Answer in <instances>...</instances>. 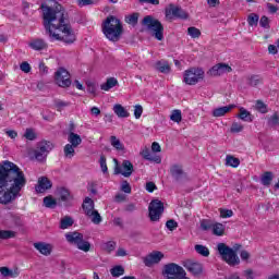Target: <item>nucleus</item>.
<instances>
[{
	"mask_svg": "<svg viewBox=\"0 0 279 279\" xmlns=\"http://www.w3.org/2000/svg\"><path fill=\"white\" fill-rule=\"evenodd\" d=\"M44 12V27L51 40H62L66 45H73L76 40L73 27L64 16V8L56 2L54 8L41 4Z\"/></svg>",
	"mask_w": 279,
	"mask_h": 279,
	"instance_id": "f257e3e1",
	"label": "nucleus"
},
{
	"mask_svg": "<svg viewBox=\"0 0 279 279\" xmlns=\"http://www.w3.org/2000/svg\"><path fill=\"white\" fill-rule=\"evenodd\" d=\"M25 184L27 179L19 166L8 160L0 165V204L14 202Z\"/></svg>",
	"mask_w": 279,
	"mask_h": 279,
	"instance_id": "f03ea898",
	"label": "nucleus"
},
{
	"mask_svg": "<svg viewBox=\"0 0 279 279\" xmlns=\"http://www.w3.org/2000/svg\"><path fill=\"white\" fill-rule=\"evenodd\" d=\"M102 34L111 43H119L123 36V24L114 15L108 16L102 23Z\"/></svg>",
	"mask_w": 279,
	"mask_h": 279,
	"instance_id": "7ed1b4c3",
	"label": "nucleus"
},
{
	"mask_svg": "<svg viewBox=\"0 0 279 279\" xmlns=\"http://www.w3.org/2000/svg\"><path fill=\"white\" fill-rule=\"evenodd\" d=\"M142 25L145 27L146 32H150L157 40H162L165 38L163 32L165 27L160 21L154 19L151 15H146L142 20Z\"/></svg>",
	"mask_w": 279,
	"mask_h": 279,
	"instance_id": "20e7f679",
	"label": "nucleus"
},
{
	"mask_svg": "<svg viewBox=\"0 0 279 279\" xmlns=\"http://www.w3.org/2000/svg\"><path fill=\"white\" fill-rule=\"evenodd\" d=\"M218 254H220L222 260H226L230 267H236L241 263L239 255L234 248L226 245V243H219L217 245Z\"/></svg>",
	"mask_w": 279,
	"mask_h": 279,
	"instance_id": "39448f33",
	"label": "nucleus"
},
{
	"mask_svg": "<svg viewBox=\"0 0 279 279\" xmlns=\"http://www.w3.org/2000/svg\"><path fill=\"white\" fill-rule=\"evenodd\" d=\"M65 240L70 245H75L81 252H90V242L84 240V234L77 231L65 233Z\"/></svg>",
	"mask_w": 279,
	"mask_h": 279,
	"instance_id": "423d86ee",
	"label": "nucleus"
},
{
	"mask_svg": "<svg viewBox=\"0 0 279 279\" xmlns=\"http://www.w3.org/2000/svg\"><path fill=\"white\" fill-rule=\"evenodd\" d=\"M162 276L166 279H190L186 277V270L175 263L165 265Z\"/></svg>",
	"mask_w": 279,
	"mask_h": 279,
	"instance_id": "0eeeda50",
	"label": "nucleus"
},
{
	"mask_svg": "<svg viewBox=\"0 0 279 279\" xmlns=\"http://www.w3.org/2000/svg\"><path fill=\"white\" fill-rule=\"evenodd\" d=\"M205 72L202 68H190L183 73V82L187 84V86H195V84H199L204 80Z\"/></svg>",
	"mask_w": 279,
	"mask_h": 279,
	"instance_id": "6e6552de",
	"label": "nucleus"
},
{
	"mask_svg": "<svg viewBox=\"0 0 279 279\" xmlns=\"http://www.w3.org/2000/svg\"><path fill=\"white\" fill-rule=\"evenodd\" d=\"M53 143L49 141L39 142L34 150L35 160L38 162H45L47 160V156H49V153L53 149Z\"/></svg>",
	"mask_w": 279,
	"mask_h": 279,
	"instance_id": "1a4fd4ad",
	"label": "nucleus"
},
{
	"mask_svg": "<svg viewBox=\"0 0 279 279\" xmlns=\"http://www.w3.org/2000/svg\"><path fill=\"white\" fill-rule=\"evenodd\" d=\"M148 213L150 221H160L165 213V204L160 199H153L148 206Z\"/></svg>",
	"mask_w": 279,
	"mask_h": 279,
	"instance_id": "9d476101",
	"label": "nucleus"
},
{
	"mask_svg": "<svg viewBox=\"0 0 279 279\" xmlns=\"http://www.w3.org/2000/svg\"><path fill=\"white\" fill-rule=\"evenodd\" d=\"M54 82L60 88H69L71 86V74L66 69L60 68L54 73Z\"/></svg>",
	"mask_w": 279,
	"mask_h": 279,
	"instance_id": "9b49d317",
	"label": "nucleus"
},
{
	"mask_svg": "<svg viewBox=\"0 0 279 279\" xmlns=\"http://www.w3.org/2000/svg\"><path fill=\"white\" fill-rule=\"evenodd\" d=\"M183 267L193 274V276H202L204 271V266L199 262L193 259H186L182 263Z\"/></svg>",
	"mask_w": 279,
	"mask_h": 279,
	"instance_id": "f8f14e48",
	"label": "nucleus"
},
{
	"mask_svg": "<svg viewBox=\"0 0 279 279\" xmlns=\"http://www.w3.org/2000/svg\"><path fill=\"white\" fill-rule=\"evenodd\" d=\"M223 73H232V68L226 63H218L207 72V75L210 77H219L223 75Z\"/></svg>",
	"mask_w": 279,
	"mask_h": 279,
	"instance_id": "ddd939ff",
	"label": "nucleus"
},
{
	"mask_svg": "<svg viewBox=\"0 0 279 279\" xmlns=\"http://www.w3.org/2000/svg\"><path fill=\"white\" fill-rule=\"evenodd\" d=\"M163 258L165 254H162L160 251H156L144 257L143 263L146 267H154V265H158V263H160V260Z\"/></svg>",
	"mask_w": 279,
	"mask_h": 279,
	"instance_id": "4468645a",
	"label": "nucleus"
},
{
	"mask_svg": "<svg viewBox=\"0 0 279 279\" xmlns=\"http://www.w3.org/2000/svg\"><path fill=\"white\" fill-rule=\"evenodd\" d=\"M174 16L175 19H189V14L182 8L170 4L169 10H166V16Z\"/></svg>",
	"mask_w": 279,
	"mask_h": 279,
	"instance_id": "2eb2a0df",
	"label": "nucleus"
},
{
	"mask_svg": "<svg viewBox=\"0 0 279 279\" xmlns=\"http://www.w3.org/2000/svg\"><path fill=\"white\" fill-rule=\"evenodd\" d=\"M53 184L51 183V180L47 177H40L38 179L37 185L35 186L36 193H45L46 191H49Z\"/></svg>",
	"mask_w": 279,
	"mask_h": 279,
	"instance_id": "dca6fc26",
	"label": "nucleus"
},
{
	"mask_svg": "<svg viewBox=\"0 0 279 279\" xmlns=\"http://www.w3.org/2000/svg\"><path fill=\"white\" fill-rule=\"evenodd\" d=\"M28 47L33 49V51H45L48 49L49 45L43 38H33L28 43Z\"/></svg>",
	"mask_w": 279,
	"mask_h": 279,
	"instance_id": "f3484780",
	"label": "nucleus"
},
{
	"mask_svg": "<svg viewBox=\"0 0 279 279\" xmlns=\"http://www.w3.org/2000/svg\"><path fill=\"white\" fill-rule=\"evenodd\" d=\"M170 174L172 175L173 180H175V182H180L182 178H184V170L182 169V166L173 165L170 168Z\"/></svg>",
	"mask_w": 279,
	"mask_h": 279,
	"instance_id": "a211bd4d",
	"label": "nucleus"
},
{
	"mask_svg": "<svg viewBox=\"0 0 279 279\" xmlns=\"http://www.w3.org/2000/svg\"><path fill=\"white\" fill-rule=\"evenodd\" d=\"M141 156L143 157L144 160H149V162H156L157 165H160V162H162L160 156L153 155L149 148H145L141 153Z\"/></svg>",
	"mask_w": 279,
	"mask_h": 279,
	"instance_id": "6ab92c4d",
	"label": "nucleus"
},
{
	"mask_svg": "<svg viewBox=\"0 0 279 279\" xmlns=\"http://www.w3.org/2000/svg\"><path fill=\"white\" fill-rule=\"evenodd\" d=\"M34 247L44 256H49L51 254V245L45 242H35Z\"/></svg>",
	"mask_w": 279,
	"mask_h": 279,
	"instance_id": "aec40b11",
	"label": "nucleus"
},
{
	"mask_svg": "<svg viewBox=\"0 0 279 279\" xmlns=\"http://www.w3.org/2000/svg\"><path fill=\"white\" fill-rule=\"evenodd\" d=\"M82 208L87 217L88 215L95 211V201H93V198L90 197H85Z\"/></svg>",
	"mask_w": 279,
	"mask_h": 279,
	"instance_id": "412c9836",
	"label": "nucleus"
},
{
	"mask_svg": "<svg viewBox=\"0 0 279 279\" xmlns=\"http://www.w3.org/2000/svg\"><path fill=\"white\" fill-rule=\"evenodd\" d=\"M122 169H123L122 175L124 178H130V175L134 173V165H132V161L130 160H124L122 162Z\"/></svg>",
	"mask_w": 279,
	"mask_h": 279,
	"instance_id": "4be33fe9",
	"label": "nucleus"
},
{
	"mask_svg": "<svg viewBox=\"0 0 279 279\" xmlns=\"http://www.w3.org/2000/svg\"><path fill=\"white\" fill-rule=\"evenodd\" d=\"M238 119H241V121H245L246 123H252L254 121V116L247 109L240 108V113L238 114Z\"/></svg>",
	"mask_w": 279,
	"mask_h": 279,
	"instance_id": "5701e85b",
	"label": "nucleus"
},
{
	"mask_svg": "<svg viewBox=\"0 0 279 279\" xmlns=\"http://www.w3.org/2000/svg\"><path fill=\"white\" fill-rule=\"evenodd\" d=\"M234 108V105H229L220 108H216L213 110V117H223L230 112Z\"/></svg>",
	"mask_w": 279,
	"mask_h": 279,
	"instance_id": "b1692460",
	"label": "nucleus"
},
{
	"mask_svg": "<svg viewBox=\"0 0 279 279\" xmlns=\"http://www.w3.org/2000/svg\"><path fill=\"white\" fill-rule=\"evenodd\" d=\"M113 112L119 117V119H128V117H130V112H128L125 107H122L121 105H114Z\"/></svg>",
	"mask_w": 279,
	"mask_h": 279,
	"instance_id": "393cba45",
	"label": "nucleus"
},
{
	"mask_svg": "<svg viewBox=\"0 0 279 279\" xmlns=\"http://www.w3.org/2000/svg\"><path fill=\"white\" fill-rule=\"evenodd\" d=\"M68 141L73 147H80L82 145V137L74 132L69 133Z\"/></svg>",
	"mask_w": 279,
	"mask_h": 279,
	"instance_id": "a878e982",
	"label": "nucleus"
},
{
	"mask_svg": "<svg viewBox=\"0 0 279 279\" xmlns=\"http://www.w3.org/2000/svg\"><path fill=\"white\" fill-rule=\"evenodd\" d=\"M118 85H119V81H117V78L109 77V78H107L106 83L100 85V88H101V90L108 92Z\"/></svg>",
	"mask_w": 279,
	"mask_h": 279,
	"instance_id": "bb28decb",
	"label": "nucleus"
},
{
	"mask_svg": "<svg viewBox=\"0 0 279 279\" xmlns=\"http://www.w3.org/2000/svg\"><path fill=\"white\" fill-rule=\"evenodd\" d=\"M0 274L4 278H19V269L12 270L8 267H1Z\"/></svg>",
	"mask_w": 279,
	"mask_h": 279,
	"instance_id": "cd10ccee",
	"label": "nucleus"
},
{
	"mask_svg": "<svg viewBox=\"0 0 279 279\" xmlns=\"http://www.w3.org/2000/svg\"><path fill=\"white\" fill-rule=\"evenodd\" d=\"M211 230L215 236H223L226 232V226H223V223L216 222L213 225Z\"/></svg>",
	"mask_w": 279,
	"mask_h": 279,
	"instance_id": "c85d7f7f",
	"label": "nucleus"
},
{
	"mask_svg": "<svg viewBox=\"0 0 279 279\" xmlns=\"http://www.w3.org/2000/svg\"><path fill=\"white\" fill-rule=\"evenodd\" d=\"M274 181V172L266 171L260 179V182L264 186H269L271 182Z\"/></svg>",
	"mask_w": 279,
	"mask_h": 279,
	"instance_id": "c756f323",
	"label": "nucleus"
},
{
	"mask_svg": "<svg viewBox=\"0 0 279 279\" xmlns=\"http://www.w3.org/2000/svg\"><path fill=\"white\" fill-rule=\"evenodd\" d=\"M194 250L199 254V256H204L205 258H208V256H210V250H208V247L205 245L196 244L194 246Z\"/></svg>",
	"mask_w": 279,
	"mask_h": 279,
	"instance_id": "7c9ffc66",
	"label": "nucleus"
},
{
	"mask_svg": "<svg viewBox=\"0 0 279 279\" xmlns=\"http://www.w3.org/2000/svg\"><path fill=\"white\" fill-rule=\"evenodd\" d=\"M156 66L157 71H160V73H171V66L167 61H158Z\"/></svg>",
	"mask_w": 279,
	"mask_h": 279,
	"instance_id": "2f4dec72",
	"label": "nucleus"
},
{
	"mask_svg": "<svg viewBox=\"0 0 279 279\" xmlns=\"http://www.w3.org/2000/svg\"><path fill=\"white\" fill-rule=\"evenodd\" d=\"M226 165H228L229 167H233V169H236V167L241 165V160L232 155H228L226 158Z\"/></svg>",
	"mask_w": 279,
	"mask_h": 279,
	"instance_id": "473e14b6",
	"label": "nucleus"
},
{
	"mask_svg": "<svg viewBox=\"0 0 279 279\" xmlns=\"http://www.w3.org/2000/svg\"><path fill=\"white\" fill-rule=\"evenodd\" d=\"M73 223H74L73 218L65 216L60 221V229L66 230V228H71V226H73Z\"/></svg>",
	"mask_w": 279,
	"mask_h": 279,
	"instance_id": "72a5a7b5",
	"label": "nucleus"
},
{
	"mask_svg": "<svg viewBox=\"0 0 279 279\" xmlns=\"http://www.w3.org/2000/svg\"><path fill=\"white\" fill-rule=\"evenodd\" d=\"M110 143H111L112 147H114V149H118V151H123V149H125V147L123 146L121 141L119 138H117V136H114V135H112L110 137Z\"/></svg>",
	"mask_w": 279,
	"mask_h": 279,
	"instance_id": "f704fd0d",
	"label": "nucleus"
},
{
	"mask_svg": "<svg viewBox=\"0 0 279 279\" xmlns=\"http://www.w3.org/2000/svg\"><path fill=\"white\" fill-rule=\"evenodd\" d=\"M87 217H89L92 219V222L96 226H99V223H101L102 221L101 215H99V211H97V209L87 215Z\"/></svg>",
	"mask_w": 279,
	"mask_h": 279,
	"instance_id": "c9c22d12",
	"label": "nucleus"
},
{
	"mask_svg": "<svg viewBox=\"0 0 279 279\" xmlns=\"http://www.w3.org/2000/svg\"><path fill=\"white\" fill-rule=\"evenodd\" d=\"M259 16H258V14H256V13H251V14H248V16H247V23H248V25H250V27H256V26H258V21H259Z\"/></svg>",
	"mask_w": 279,
	"mask_h": 279,
	"instance_id": "e433bc0d",
	"label": "nucleus"
},
{
	"mask_svg": "<svg viewBox=\"0 0 279 279\" xmlns=\"http://www.w3.org/2000/svg\"><path fill=\"white\" fill-rule=\"evenodd\" d=\"M75 147L71 144H66L63 148V153L65 158H73V156H75Z\"/></svg>",
	"mask_w": 279,
	"mask_h": 279,
	"instance_id": "4c0bfd02",
	"label": "nucleus"
},
{
	"mask_svg": "<svg viewBox=\"0 0 279 279\" xmlns=\"http://www.w3.org/2000/svg\"><path fill=\"white\" fill-rule=\"evenodd\" d=\"M110 274L113 278H119L125 274V268H123V266H114L110 269Z\"/></svg>",
	"mask_w": 279,
	"mask_h": 279,
	"instance_id": "58836bf2",
	"label": "nucleus"
},
{
	"mask_svg": "<svg viewBox=\"0 0 279 279\" xmlns=\"http://www.w3.org/2000/svg\"><path fill=\"white\" fill-rule=\"evenodd\" d=\"M44 205L46 208H56L58 206V202L53 198V196L44 197Z\"/></svg>",
	"mask_w": 279,
	"mask_h": 279,
	"instance_id": "ea45409f",
	"label": "nucleus"
},
{
	"mask_svg": "<svg viewBox=\"0 0 279 279\" xmlns=\"http://www.w3.org/2000/svg\"><path fill=\"white\" fill-rule=\"evenodd\" d=\"M102 250H105V252H108V254H110L111 252H114V250H117V242L108 241V242L104 243Z\"/></svg>",
	"mask_w": 279,
	"mask_h": 279,
	"instance_id": "a19ab883",
	"label": "nucleus"
},
{
	"mask_svg": "<svg viewBox=\"0 0 279 279\" xmlns=\"http://www.w3.org/2000/svg\"><path fill=\"white\" fill-rule=\"evenodd\" d=\"M255 110H257L262 114H267L268 112L267 106L265 105V102H263V100H256Z\"/></svg>",
	"mask_w": 279,
	"mask_h": 279,
	"instance_id": "79ce46f5",
	"label": "nucleus"
},
{
	"mask_svg": "<svg viewBox=\"0 0 279 279\" xmlns=\"http://www.w3.org/2000/svg\"><path fill=\"white\" fill-rule=\"evenodd\" d=\"M170 120L174 123H180V121H182V111L179 109L173 110L170 116Z\"/></svg>",
	"mask_w": 279,
	"mask_h": 279,
	"instance_id": "37998d69",
	"label": "nucleus"
},
{
	"mask_svg": "<svg viewBox=\"0 0 279 279\" xmlns=\"http://www.w3.org/2000/svg\"><path fill=\"white\" fill-rule=\"evenodd\" d=\"M187 34L191 36V38H199L202 36V32L199 28L191 26L187 28Z\"/></svg>",
	"mask_w": 279,
	"mask_h": 279,
	"instance_id": "c03bdc74",
	"label": "nucleus"
},
{
	"mask_svg": "<svg viewBox=\"0 0 279 279\" xmlns=\"http://www.w3.org/2000/svg\"><path fill=\"white\" fill-rule=\"evenodd\" d=\"M87 93H90V95H94V97L97 96V83L93 81H87Z\"/></svg>",
	"mask_w": 279,
	"mask_h": 279,
	"instance_id": "a18cd8bd",
	"label": "nucleus"
},
{
	"mask_svg": "<svg viewBox=\"0 0 279 279\" xmlns=\"http://www.w3.org/2000/svg\"><path fill=\"white\" fill-rule=\"evenodd\" d=\"M213 220L210 219H203L201 221V229L204 230L205 232L208 231V230H213Z\"/></svg>",
	"mask_w": 279,
	"mask_h": 279,
	"instance_id": "49530a36",
	"label": "nucleus"
},
{
	"mask_svg": "<svg viewBox=\"0 0 279 279\" xmlns=\"http://www.w3.org/2000/svg\"><path fill=\"white\" fill-rule=\"evenodd\" d=\"M125 22L129 25H137L138 24V13H132L131 15L125 17Z\"/></svg>",
	"mask_w": 279,
	"mask_h": 279,
	"instance_id": "de8ad7c7",
	"label": "nucleus"
},
{
	"mask_svg": "<svg viewBox=\"0 0 279 279\" xmlns=\"http://www.w3.org/2000/svg\"><path fill=\"white\" fill-rule=\"evenodd\" d=\"M16 236V232L10 230H1L0 239H14Z\"/></svg>",
	"mask_w": 279,
	"mask_h": 279,
	"instance_id": "09e8293b",
	"label": "nucleus"
},
{
	"mask_svg": "<svg viewBox=\"0 0 279 279\" xmlns=\"http://www.w3.org/2000/svg\"><path fill=\"white\" fill-rule=\"evenodd\" d=\"M268 125H269V128H276V125H279V117H278V113H274V114L268 119Z\"/></svg>",
	"mask_w": 279,
	"mask_h": 279,
	"instance_id": "8fccbe9b",
	"label": "nucleus"
},
{
	"mask_svg": "<svg viewBox=\"0 0 279 279\" xmlns=\"http://www.w3.org/2000/svg\"><path fill=\"white\" fill-rule=\"evenodd\" d=\"M243 130V124L239 123V122H233L230 129V132L232 134H239V132H241Z\"/></svg>",
	"mask_w": 279,
	"mask_h": 279,
	"instance_id": "3c124183",
	"label": "nucleus"
},
{
	"mask_svg": "<svg viewBox=\"0 0 279 279\" xmlns=\"http://www.w3.org/2000/svg\"><path fill=\"white\" fill-rule=\"evenodd\" d=\"M24 137H26L27 141H36V133L33 129H26Z\"/></svg>",
	"mask_w": 279,
	"mask_h": 279,
	"instance_id": "603ef678",
	"label": "nucleus"
},
{
	"mask_svg": "<svg viewBox=\"0 0 279 279\" xmlns=\"http://www.w3.org/2000/svg\"><path fill=\"white\" fill-rule=\"evenodd\" d=\"M60 197H61L62 202H68L69 197H71V192H69L68 189L62 187L60 190Z\"/></svg>",
	"mask_w": 279,
	"mask_h": 279,
	"instance_id": "864d4df0",
	"label": "nucleus"
},
{
	"mask_svg": "<svg viewBox=\"0 0 279 279\" xmlns=\"http://www.w3.org/2000/svg\"><path fill=\"white\" fill-rule=\"evenodd\" d=\"M100 169L102 173H108V165L106 163V156L101 155L99 159Z\"/></svg>",
	"mask_w": 279,
	"mask_h": 279,
	"instance_id": "5fc2aeb1",
	"label": "nucleus"
},
{
	"mask_svg": "<svg viewBox=\"0 0 279 279\" xmlns=\"http://www.w3.org/2000/svg\"><path fill=\"white\" fill-rule=\"evenodd\" d=\"M250 86H258L260 84V76L258 75H252L248 78Z\"/></svg>",
	"mask_w": 279,
	"mask_h": 279,
	"instance_id": "6e6d98bb",
	"label": "nucleus"
},
{
	"mask_svg": "<svg viewBox=\"0 0 279 279\" xmlns=\"http://www.w3.org/2000/svg\"><path fill=\"white\" fill-rule=\"evenodd\" d=\"M234 211H232V209H220V217H222V219H228L230 217H233Z\"/></svg>",
	"mask_w": 279,
	"mask_h": 279,
	"instance_id": "4d7b16f0",
	"label": "nucleus"
},
{
	"mask_svg": "<svg viewBox=\"0 0 279 279\" xmlns=\"http://www.w3.org/2000/svg\"><path fill=\"white\" fill-rule=\"evenodd\" d=\"M259 25L264 29H269V17H267L266 15L262 16L259 20Z\"/></svg>",
	"mask_w": 279,
	"mask_h": 279,
	"instance_id": "13d9d810",
	"label": "nucleus"
},
{
	"mask_svg": "<svg viewBox=\"0 0 279 279\" xmlns=\"http://www.w3.org/2000/svg\"><path fill=\"white\" fill-rule=\"evenodd\" d=\"M166 228H168V230H170V232H173V230H175V228H178V221L170 219L166 222Z\"/></svg>",
	"mask_w": 279,
	"mask_h": 279,
	"instance_id": "bf43d9fd",
	"label": "nucleus"
},
{
	"mask_svg": "<svg viewBox=\"0 0 279 279\" xmlns=\"http://www.w3.org/2000/svg\"><path fill=\"white\" fill-rule=\"evenodd\" d=\"M142 116H143V106L136 105L134 107V117L135 119H141Z\"/></svg>",
	"mask_w": 279,
	"mask_h": 279,
	"instance_id": "052dcab7",
	"label": "nucleus"
},
{
	"mask_svg": "<svg viewBox=\"0 0 279 279\" xmlns=\"http://www.w3.org/2000/svg\"><path fill=\"white\" fill-rule=\"evenodd\" d=\"M121 191H123V193H132V186H130L128 181L122 182Z\"/></svg>",
	"mask_w": 279,
	"mask_h": 279,
	"instance_id": "680f3d73",
	"label": "nucleus"
},
{
	"mask_svg": "<svg viewBox=\"0 0 279 279\" xmlns=\"http://www.w3.org/2000/svg\"><path fill=\"white\" fill-rule=\"evenodd\" d=\"M20 69L23 73H29V71H32V65H29L27 61H24L21 63Z\"/></svg>",
	"mask_w": 279,
	"mask_h": 279,
	"instance_id": "e2e57ef3",
	"label": "nucleus"
},
{
	"mask_svg": "<svg viewBox=\"0 0 279 279\" xmlns=\"http://www.w3.org/2000/svg\"><path fill=\"white\" fill-rule=\"evenodd\" d=\"M93 3H95L94 0H77L80 8H85V5H93Z\"/></svg>",
	"mask_w": 279,
	"mask_h": 279,
	"instance_id": "0e129e2a",
	"label": "nucleus"
},
{
	"mask_svg": "<svg viewBox=\"0 0 279 279\" xmlns=\"http://www.w3.org/2000/svg\"><path fill=\"white\" fill-rule=\"evenodd\" d=\"M125 213H134L136 210V204L130 203L124 207Z\"/></svg>",
	"mask_w": 279,
	"mask_h": 279,
	"instance_id": "69168bd1",
	"label": "nucleus"
},
{
	"mask_svg": "<svg viewBox=\"0 0 279 279\" xmlns=\"http://www.w3.org/2000/svg\"><path fill=\"white\" fill-rule=\"evenodd\" d=\"M156 183H154V182H147L146 183V191L148 192V193H154V191H156Z\"/></svg>",
	"mask_w": 279,
	"mask_h": 279,
	"instance_id": "338daca9",
	"label": "nucleus"
},
{
	"mask_svg": "<svg viewBox=\"0 0 279 279\" xmlns=\"http://www.w3.org/2000/svg\"><path fill=\"white\" fill-rule=\"evenodd\" d=\"M114 201L118 204H121V202H125V195L124 194H117L116 197H114Z\"/></svg>",
	"mask_w": 279,
	"mask_h": 279,
	"instance_id": "774afa93",
	"label": "nucleus"
}]
</instances>
